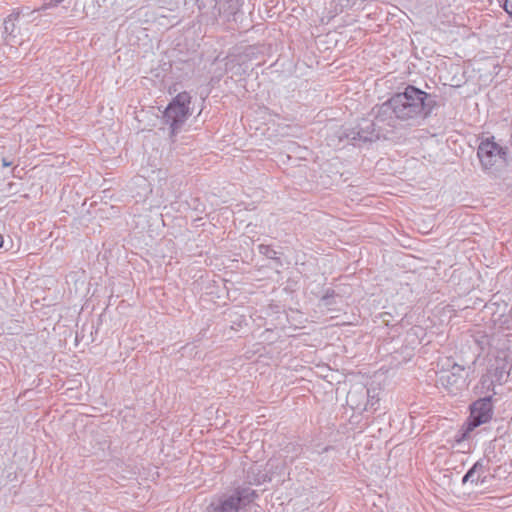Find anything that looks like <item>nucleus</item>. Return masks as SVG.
<instances>
[{
	"label": "nucleus",
	"mask_w": 512,
	"mask_h": 512,
	"mask_svg": "<svg viewBox=\"0 0 512 512\" xmlns=\"http://www.w3.org/2000/svg\"><path fill=\"white\" fill-rule=\"evenodd\" d=\"M258 497L250 486L239 485L232 490L216 495L206 508V512H239Z\"/></svg>",
	"instance_id": "nucleus-1"
},
{
	"label": "nucleus",
	"mask_w": 512,
	"mask_h": 512,
	"mask_svg": "<svg viewBox=\"0 0 512 512\" xmlns=\"http://www.w3.org/2000/svg\"><path fill=\"white\" fill-rule=\"evenodd\" d=\"M428 94L414 86H407L402 93L395 94L389 104L398 118L406 119L422 112Z\"/></svg>",
	"instance_id": "nucleus-2"
},
{
	"label": "nucleus",
	"mask_w": 512,
	"mask_h": 512,
	"mask_svg": "<svg viewBox=\"0 0 512 512\" xmlns=\"http://www.w3.org/2000/svg\"><path fill=\"white\" fill-rule=\"evenodd\" d=\"M493 415V404L491 396L479 397L470 405V416L467 422L466 430L462 436L474 430L476 427L489 422Z\"/></svg>",
	"instance_id": "nucleus-3"
},
{
	"label": "nucleus",
	"mask_w": 512,
	"mask_h": 512,
	"mask_svg": "<svg viewBox=\"0 0 512 512\" xmlns=\"http://www.w3.org/2000/svg\"><path fill=\"white\" fill-rule=\"evenodd\" d=\"M477 155L482 166L486 169L495 167L505 162L506 159L505 149L496 143L493 137L487 138L480 143Z\"/></svg>",
	"instance_id": "nucleus-4"
},
{
	"label": "nucleus",
	"mask_w": 512,
	"mask_h": 512,
	"mask_svg": "<svg viewBox=\"0 0 512 512\" xmlns=\"http://www.w3.org/2000/svg\"><path fill=\"white\" fill-rule=\"evenodd\" d=\"M190 103L191 98L189 94L183 92L179 93L167 107L165 117L170 122L173 130L186 120L189 114Z\"/></svg>",
	"instance_id": "nucleus-5"
},
{
	"label": "nucleus",
	"mask_w": 512,
	"mask_h": 512,
	"mask_svg": "<svg viewBox=\"0 0 512 512\" xmlns=\"http://www.w3.org/2000/svg\"><path fill=\"white\" fill-rule=\"evenodd\" d=\"M464 372V367L454 364L451 371L440 373L438 382L450 394H458L467 386Z\"/></svg>",
	"instance_id": "nucleus-6"
},
{
	"label": "nucleus",
	"mask_w": 512,
	"mask_h": 512,
	"mask_svg": "<svg viewBox=\"0 0 512 512\" xmlns=\"http://www.w3.org/2000/svg\"><path fill=\"white\" fill-rule=\"evenodd\" d=\"M485 464L483 460H478L474 463V465L467 471V473L462 478V483L466 484L470 482L475 485L484 484L485 483Z\"/></svg>",
	"instance_id": "nucleus-7"
},
{
	"label": "nucleus",
	"mask_w": 512,
	"mask_h": 512,
	"mask_svg": "<svg viewBox=\"0 0 512 512\" xmlns=\"http://www.w3.org/2000/svg\"><path fill=\"white\" fill-rule=\"evenodd\" d=\"M495 384L496 382L492 378V371L488 370L486 374L482 375L480 381L475 386V394L479 397L491 396V399H493V396L496 394Z\"/></svg>",
	"instance_id": "nucleus-8"
},
{
	"label": "nucleus",
	"mask_w": 512,
	"mask_h": 512,
	"mask_svg": "<svg viewBox=\"0 0 512 512\" xmlns=\"http://www.w3.org/2000/svg\"><path fill=\"white\" fill-rule=\"evenodd\" d=\"M365 387L355 386L351 388L347 394V404L353 409L358 411H365Z\"/></svg>",
	"instance_id": "nucleus-9"
},
{
	"label": "nucleus",
	"mask_w": 512,
	"mask_h": 512,
	"mask_svg": "<svg viewBox=\"0 0 512 512\" xmlns=\"http://www.w3.org/2000/svg\"><path fill=\"white\" fill-rule=\"evenodd\" d=\"M365 411L375 412L380 401V389L376 386L365 387Z\"/></svg>",
	"instance_id": "nucleus-10"
},
{
	"label": "nucleus",
	"mask_w": 512,
	"mask_h": 512,
	"mask_svg": "<svg viewBox=\"0 0 512 512\" xmlns=\"http://www.w3.org/2000/svg\"><path fill=\"white\" fill-rule=\"evenodd\" d=\"M488 370L492 371V378L495 380L496 383H499L508 375L507 365H502L500 367L498 361L495 367H491Z\"/></svg>",
	"instance_id": "nucleus-11"
},
{
	"label": "nucleus",
	"mask_w": 512,
	"mask_h": 512,
	"mask_svg": "<svg viewBox=\"0 0 512 512\" xmlns=\"http://www.w3.org/2000/svg\"><path fill=\"white\" fill-rule=\"evenodd\" d=\"M259 252L269 259H276L277 252L268 245H259Z\"/></svg>",
	"instance_id": "nucleus-12"
},
{
	"label": "nucleus",
	"mask_w": 512,
	"mask_h": 512,
	"mask_svg": "<svg viewBox=\"0 0 512 512\" xmlns=\"http://www.w3.org/2000/svg\"><path fill=\"white\" fill-rule=\"evenodd\" d=\"M270 480H271V477H269L267 474H260V475H257L255 478H253L251 483L255 484V485H260V484H263Z\"/></svg>",
	"instance_id": "nucleus-13"
},
{
	"label": "nucleus",
	"mask_w": 512,
	"mask_h": 512,
	"mask_svg": "<svg viewBox=\"0 0 512 512\" xmlns=\"http://www.w3.org/2000/svg\"><path fill=\"white\" fill-rule=\"evenodd\" d=\"M503 8L509 15L512 16V0H505Z\"/></svg>",
	"instance_id": "nucleus-14"
},
{
	"label": "nucleus",
	"mask_w": 512,
	"mask_h": 512,
	"mask_svg": "<svg viewBox=\"0 0 512 512\" xmlns=\"http://www.w3.org/2000/svg\"><path fill=\"white\" fill-rule=\"evenodd\" d=\"M2 165H3L4 167H9V166H11V165H12V163H11V162H9V161H7V159H5V158H4V159H2Z\"/></svg>",
	"instance_id": "nucleus-15"
},
{
	"label": "nucleus",
	"mask_w": 512,
	"mask_h": 512,
	"mask_svg": "<svg viewBox=\"0 0 512 512\" xmlns=\"http://www.w3.org/2000/svg\"><path fill=\"white\" fill-rule=\"evenodd\" d=\"M2 245H3V237H2V235L0 234V247H2Z\"/></svg>",
	"instance_id": "nucleus-16"
},
{
	"label": "nucleus",
	"mask_w": 512,
	"mask_h": 512,
	"mask_svg": "<svg viewBox=\"0 0 512 512\" xmlns=\"http://www.w3.org/2000/svg\"><path fill=\"white\" fill-rule=\"evenodd\" d=\"M328 297V294H326L324 297H323V300H326Z\"/></svg>",
	"instance_id": "nucleus-17"
}]
</instances>
